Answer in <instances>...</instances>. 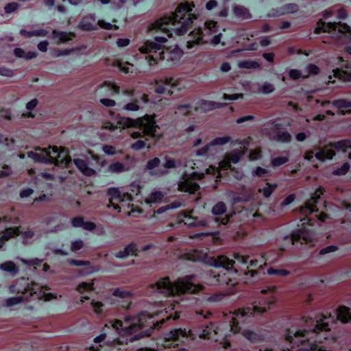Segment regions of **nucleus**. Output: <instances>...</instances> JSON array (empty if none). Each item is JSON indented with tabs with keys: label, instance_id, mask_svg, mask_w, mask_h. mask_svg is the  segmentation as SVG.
Instances as JSON below:
<instances>
[{
	"label": "nucleus",
	"instance_id": "nucleus-2",
	"mask_svg": "<svg viewBox=\"0 0 351 351\" xmlns=\"http://www.w3.org/2000/svg\"><path fill=\"white\" fill-rule=\"evenodd\" d=\"M166 322V319L154 322L153 316L141 313L138 317V323L131 324L127 328L128 333L132 334L141 330H144L140 335H136L133 339H138L144 337H149L154 329H160Z\"/></svg>",
	"mask_w": 351,
	"mask_h": 351
},
{
	"label": "nucleus",
	"instance_id": "nucleus-35",
	"mask_svg": "<svg viewBox=\"0 0 351 351\" xmlns=\"http://www.w3.org/2000/svg\"><path fill=\"white\" fill-rule=\"evenodd\" d=\"M218 284L221 286H223L224 285L228 286L230 284L234 285V283H232V280L226 274H223L221 275L218 274L215 276Z\"/></svg>",
	"mask_w": 351,
	"mask_h": 351
},
{
	"label": "nucleus",
	"instance_id": "nucleus-54",
	"mask_svg": "<svg viewBox=\"0 0 351 351\" xmlns=\"http://www.w3.org/2000/svg\"><path fill=\"white\" fill-rule=\"evenodd\" d=\"M19 8V4L16 2H12V3H8L5 8H4V10H5V12L6 13H11V12H13L14 11H16Z\"/></svg>",
	"mask_w": 351,
	"mask_h": 351
},
{
	"label": "nucleus",
	"instance_id": "nucleus-44",
	"mask_svg": "<svg viewBox=\"0 0 351 351\" xmlns=\"http://www.w3.org/2000/svg\"><path fill=\"white\" fill-rule=\"evenodd\" d=\"M239 67L245 69H258L260 66L258 62L256 61H243L239 63Z\"/></svg>",
	"mask_w": 351,
	"mask_h": 351
},
{
	"label": "nucleus",
	"instance_id": "nucleus-37",
	"mask_svg": "<svg viewBox=\"0 0 351 351\" xmlns=\"http://www.w3.org/2000/svg\"><path fill=\"white\" fill-rule=\"evenodd\" d=\"M161 163L160 158L155 157L151 160H149L146 164L145 169L149 171H153L156 168L158 167Z\"/></svg>",
	"mask_w": 351,
	"mask_h": 351
},
{
	"label": "nucleus",
	"instance_id": "nucleus-9",
	"mask_svg": "<svg viewBox=\"0 0 351 351\" xmlns=\"http://www.w3.org/2000/svg\"><path fill=\"white\" fill-rule=\"evenodd\" d=\"M21 227H13L8 228L1 232L0 234V249L3 247L5 243L9 241L10 239L14 238L20 235L21 231L20 230Z\"/></svg>",
	"mask_w": 351,
	"mask_h": 351
},
{
	"label": "nucleus",
	"instance_id": "nucleus-17",
	"mask_svg": "<svg viewBox=\"0 0 351 351\" xmlns=\"http://www.w3.org/2000/svg\"><path fill=\"white\" fill-rule=\"evenodd\" d=\"M138 252V247L137 245L135 243H131L129 245H128L123 250L119 251L116 256L118 258H125L129 255H137Z\"/></svg>",
	"mask_w": 351,
	"mask_h": 351
},
{
	"label": "nucleus",
	"instance_id": "nucleus-19",
	"mask_svg": "<svg viewBox=\"0 0 351 351\" xmlns=\"http://www.w3.org/2000/svg\"><path fill=\"white\" fill-rule=\"evenodd\" d=\"M162 45L154 41L147 40L144 45L139 48V51L142 53H149L151 52H156L162 49Z\"/></svg>",
	"mask_w": 351,
	"mask_h": 351
},
{
	"label": "nucleus",
	"instance_id": "nucleus-49",
	"mask_svg": "<svg viewBox=\"0 0 351 351\" xmlns=\"http://www.w3.org/2000/svg\"><path fill=\"white\" fill-rule=\"evenodd\" d=\"M230 141V136H224V137H219L215 138L211 143L210 145H223L227 143Z\"/></svg>",
	"mask_w": 351,
	"mask_h": 351
},
{
	"label": "nucleus",
	"instance_id": "nucleus-43",
	"mask_svg": "<svg viewBox=\"0 0 351 351\" xmlns=\"http://www.w3.org/2000/svg\"><path fill=\"white\" fill-rule=\"evenodd\" d=\"M337 25L338 32L339 33L343 34H348V35L351 36V28L348 24H346L345 23L339 22V23H337Z\"/></svg>",
	"mask_w": 351,
	"mask_h": 351
},
{
	"label": "nucleus",
	"instance_id": "nucleus-20",
	"mask_svg": "<svg viewBox=\"0 0 351 351\" xmlns=\"http://www.w3.org/2000/svg\"><path fill=\"white\" fill-rule=\"evenodd\" d=\"M315 201L313 199H308L304 206H302L300 208L299 211L301 215L307 217L311 215L313 212H317L318 209L317 208V205L314 204Z\"/></svg>",
	"mask_w": 351,
	"mask_h": 351
},
{
	"label": "nucleus",
	"instance_id": "nucleus-13",
	"mask_svg": "<svg viewBox=\"0 0 351 351\" xmlns=\"http://www.w3.org/2000/svg\"><path fill=\"white\" fill-rule=\"evenodd\" d=\"M107 195L108 196V206H113L114 208L117 209L119 208V203H120L122 199L121 197L120 192L117 189H110Z\"/></svg>",
	"mask_w": 351,
	"mask_h": 351
},
{
	"label": "nucleus",
	"instance_id": "nucleus-12",
	"mask_svg": "<svg viewBox=\"0 0 351 351\" xmlns=\"http://www.w3.org/2000/svg\"><path fill=\"white\" fill-rule=\"evenodd\" d=\"M332 104L338 109L337 114L340 115L351 114L350 101H348L343 99H336L332 101Z\"/></svg>",
	"mask_w": 351,
	"mask_h": 351
},
{
	"label": "nucleus",
	"instance_id": "nucleus-4",
	"mask_svg": "<svg viewBox=\"0 0 351 351\" xmlns=\"http://www.w3.org/2000/svg\"><path fill=\"white\" fill-rule=\"evenodd\" d=\"M192 277L180 278L173 282L171 296L180 295L185 293H197L202 291L204 287L200 284H193Z\"/></svg>",
	"mask_w": 351,
	"mask_h": 351
},
{
	"label": "nucleus",
	"instance_id": "nucleus-26",
	"mask_svg": "<svg viewBox=\"0 0 351 351\" xmlns=\"http://www.w3.org/2000/svg\"><path fill=\"white\" fill-rule=\"evenodd\" d=\"M163 167L165 169L160 170L156 173L151 172L152 174L160 175V176L165 175L167 173V169H173V168L176 167V162L174 159L168 158L167 156H165V162L163 164Z\"/></svg>",
	"mask_w": 351,
	"mask_h": 351
},
{
	"label": "nucleus",
	"instance_id": "nucleus-30",
	"mask_svg": "<svg viewBox=\"0 0 351 351\" xmlns=\"http://www.w3.org/2000/svg\"><path fill=\"white\" fill-rule=\"evenodd\" d=\"M212 332L216 334V331L214 329V324L213 322H210L209 325L206 326L203 330L202 332L199 335V337L202 339H210L212 336Z\"/></svg>",
	"mask_w": 351,
	"mask_h": 351
},
{
	"label": "nucleus",
	"instance_id": "nucleus-6",
	"mask_svg": "<svg viewBox=\"0 0 351 351\" xmlns=\"http://www.w3.org/2000/svg\"><path fill=\"white\" fill-rule=\"evenodd\" d=\"M180 337H190L192 340L195 339V336L191 330H186V328H176L170 330L165 335V341H177Z\"/></svg>",
	"mask_w": 351,
	"mask_h": 351
},
{
	"label": "nucleus",
	"instance_id": "nucleus-61",
	"mask_svg": "<svg viewBox=\"0 0 351 351\" xmlns=\"http://www.w3.org/2000/svg\"><path fill=\"white\" fill-rule=\"evenodd\" d=\"M12 173L10 168L5 165L3 167V169L0 171V178L8 177Z\"/></svg>",
	"mask_w": 351,
	"mask_h": 351
},
{
	"label": "nucleus",
	"instance_id": "nucleus-10",
	"mask_svg": "<svg viewBox=\"0 0 351 351\" xmlns=\"http://www.w3.org/2000/svg\"><path fill=\"white\" fill-rule=\"evenodd\" d=\"M151 289H156L158 291L162 292L163 290L166 291L169 295H171V287H173V282L170 281L169 277H164L160 278L157 282L149 285Z\"/></svg>",
	"mask_w": 351,
	"mask_h": 351
},
{
	"label": "nucleus",
	"instance_id": "nucleus-63",
	"mask_svg": "<svg viewBox=\"0 0 351 351\" xmlns=\"http://www.w3.org/2000/svg\"><path fill=\"white\" fill-rule=\"evenodd\" d=\"M146 145L145 141L143 140H138L132 145V148L135 150H139L144 148Z\"/></svg>",
	"mask_w": 351,
	"mask_h": 351
},
{
	"label": "nucleus",
	"instance_id": "nucleus-62",
	"mask_svg": "<svg viewBox=\"0 0 351 351\" xmlns=\"http://www.w3.org/2000/svg\"><path fill=\"white\" fill-rule=\"evenodd\" d=\"M324 192V190L322 188L317 189L315 192L313 193L311 198L309 199H313L315 201L314 204L317 205V199L320 198L321 195H322Z\"/></svg>",
	"mask_w": 351,
	"mask_h": 351
},
{
	"label": "nucleus",
	"instance_id": "nucleus-24",
	"mask_svg": "<svg viewBox=\"0 0 351 351\" xmlns=\"http://www.w3.org/2000/svg\"><path fill=\"white\" fill-rule=\"evenodd\" d=\"M337 319L343 323L351 319L350 308L346 306H340L337 310Z\"/></svg>",
	"mask_w": 351,
	"mask_h": 351
},
{
	"label": "nucleus",
	"instance_id": "nucleus-7",
	"mask_svg": "<svg viewBox=\"0 0 351 351\" xmlns=\"http://www.w3.org/2000/svg\"><path fill=\"white\" fill-rule=\"evenodd\" d=\"M317 150L315 154V156L320 161L332 159L336 154V149L334 147L333 143H329L322 147H315Z\"/></svg>",
	"mask_w": 351,
	"mask_h": 351
},
{
	"label": "nucleus",
	"instance_id": "nucleus-34",
	"mask_svg": "<svg viewBox=\"0 0 351 351\" xmlns=\"http://www.w3.org/2000/svg\"><path fill=\"white\" fill-rule=\"evenodd\" d=\"M35 285H36L35 282H32L30 285H27V286L22 291H21L19 289H16V286H12V291L16 292L18 293H21L23 295L29 293V297H31L34 294L36 293V292L34 291V288H33V286Z\"/></svg>",
	"mask_w": 351,
	"mask_h": 351
},
{
	"label": "nucleus",
	"instance_id": "nucleus-58",
	"mask_svg": "<svg viewBox=\"0 0 351 351\" xmlns=\"http://www.w3.org/2000/svg\"><path fill=\"white\" fill-rule=\"evenodd\" d=\"M261 90L265 94L270 93L274 90V86L271 84L265 83L262 86Z\"/></svg>",
	"mask_w": 351,
	"mask_h": 351
},
{
	"label": "nucleus",
	"instance_id": "nucleus-23",
	"mask_svg": "<svg viewBox=\"0 0 351 351\" xmlns=\"http://www.w3.org/2000/svg\"><path fill=\"white\" fill-rule=\"evenodd\" d=\"M14 54L17 58H24L27 60H29L33 58H35L38 56V53L36 51L25 52L21 48H15L14 49Z\"/></svg>",
	"mask_w": 351,
	"mask_h": 351
},
{
	"label": "nucleus",
	"instance_id": "nucleus-29",
	"mask_svg": "<svg viewBox=\"0 0 351 351\" xmlns=\"http://www.w3.org/2000/svg\"><path fill=\"white\" fill-rule=\"evenodd\" d=\"M334 147L336 150H342L343 152H346L347 149H351V140L350 139H343L341 141H339L333 143Z\"/></svg>",
	"mask_w": 351,
	"mask_h": 351
},
{
	"label": "nucleus",
	"instance_id": "nucleus-53",
	"mask_svg": "<svg viewBox=\"0 0 351 351\" xmlns=\"http://www.w3.org/2000/svg\"><path fill=\"white\" fill-rule=\"evenodd\" d=\"M21 261L29 266H36L40 265L42 263L43 260L36 258L31 260L21 259Z\"/></svg>",
	"mask_w": 351,
	"mask_h": 351
},
{
	"label": "nucleus",
	"instance_id": "nucleus-5",
	"mask_svg": "<svg viewBox=\"0 0 351 351\" xmlns=\"http://www.w3.org/2000/svg\"><path fill=\"white\" fill-rule=\"evenodd\" d=\"M155 115H145L143 117L137 119L136 128L141 130L148 138H154L156 136V130L158 125L154 120Z\"/></svg>",
	"mask_w": 351,
	"mask_h": 351
},
{
	"label": "nucleus",
	"instance_id": "nucleus-59",
	"mask_svg": "<svg viewBox=\"0 0 351 351\" xmlns=\"http://www.w3.org/2000/svg\"><path fill=\"white\" fill-rule=\"evenodd\" d=\"M289 77L295 80H298L300 77H303L304 76L302 75V73L300 72V71L299 70H297V69H291L290 71H289Z\"/></svg>",
	"mask_w": 351,
	"mask_h": 351
},
{
	"label": "nucleus",
	"instance_id": "nucleus-1",
	"mask_svg": "<svg viewBox=\"0 0 351 351\" xmlns=\"http://www.w3.org/2000/svg\"><path fill=\"white\" fill-rule=\"evenodd\" d=\"M193 7H194L193 2L191 3L188 1L180 3L175 12H171L169 16H164L157 20L152 25L154 29L158 28L167 32L169 30L163 28V25L171 23L175 25L178 23L180 24V27L175 28L174 31L178 35H183L192 27L193 20L196 19L195 14L190 13Z\"/></svg>",
	"mask_w": 351,
	"mask_h": 351
},
{
	"label": "nucleus",
	"instance_id": "nucleus-48",
	"mask_svg": "<svg viewBox=\"0 0 351 351\" xmlns=\"http://www.w3.org/2000/svg\"><path fill=\"white\" fill-rule=\"evenodd\" d=\"M203 104H204V107L206 108H207L208 110L216 109V108H219L221 106H223L222 104L217 103L215 101H205Z\"/></svg>",
	"mask_w": 351,
	"mask_h": 351
},
{
	"label": "nucleus",
	"instance_id": "nucleus-45",
	"mask_svg": "<svg viewBox=\"0 0 351 351\" xmlns=\"http://www.w3.org/2000/svg\"><path fill=\"white\" fill-rule=\"evenodd\" d=\"M205 27L209 30L210 34L215 33L218 29L217 23L213 20L207 21L205 22Z\"/></svg>",
	"mask_w": 351,
	"mask_h": 351
},
{
	"label": "nucleus",
	"instance_id": "nucleus-18",
	"mask_svg": "<svg viewBox=\"0 0 351 351\" xmlns=\"http://www.w3.org/2000/svg\"><path fill=\"white\" fill-rule=\"evenodd\" d=\"M0 269L12 276H15L19 272V266L12 261H8L0 264Z\"/></svg>",
	"mask_w": 351,
	"mask_h": 351
},
{
	"label": "nucleus",
	"instance_id": "nucleus-51",
	"mask_svg": "<svg viewBox=\"0 0 351 351\" xmlns=\"http://www.w3.org/2000/svg\"><path fill=\"white\" fill-rule=\"evenodd\" d=\"M218 169L220 170H227L231 169L230 161L228 158H226V156H224L223 160L219 162Z\"/></svg>",
	"mask_w": 351,
	"mask_h": 351
},
{
	"label": "nucleus",
	"instance_id": "nucleus-8",
	"mask_svg": "<svg viewBox=\"0 0 351 351\" xmlns=\"http://www.w3.org/2000/svg\"><path fill=\"white\" fill-rule=\"evenodd\" d=\"M200 186L198 184L192 180L191 178L186 177L184 175L182 177V181L178 184V190L182 192H187L191 194H194L199 191Z\"/></svg>",
	"mask_w": 351,
	"mask_h": 351
},
{
	"label": "nucleus",
	"instance_id": "nucleus-31",
	"mask_svg": "<svg viewBox=\"0 0 351 351\" xmlns=\"http://www.w3.org/2000/svg\"><path fill=\"white\" fill-rule=\"evenodd\" d=\"M292 136L288 132L278 131L276 136L273 138L274 140L280 141L282 143H288L291 141Z\"/></svg>",
	"mask_w": 351,
	"mask_h": 351
},
{
	"label": "nucleus",
	"instance_id": "nucleus-40",
	"mask_svg": "<svg viewBox=\"0 0 351 351\" xmlns=\"http://www.w3.org/2000/svg\"><path fill=\"white\" fill-rule=\"evenodd\" d=\"M241 155L242 153L234 150L230 153H227L225 156L229 159L230 162H232L234 163H237L239 161Z\"/></svg>",
	"mask_w": 351,
	"mask_h": 351
},
{
	"label": "nucleus",
	"instance_id": "nucleus-56",
	"mask_svg": "<svg viewBox=\"0 0 351 351\" xmlns=\"http://www.w3.org/2000/svg\"><path fill=\"white\" fill-rule=\"evenodd\" d=\"M261 156V149L260 147H258V148H256L255 149L251 151V152L249 155V158L251 160H257Z\"/></svg>",
	"mask_w": 351,
	"mask_h": 351
},
{
	"label": "nucleus",
	"instance_id": "nucleus-52",
	"mask_svg": "<svg viewBox=\"0 0 351 351\" xmlns=\"http://www.w3.org/2000/svg\"><path fill=\"white\" fill-rule=\"evenodd\" d=\"M276 187V185L271 186V185L267 184V186L263 189V190L260 189L259 191L260 192L262 191L263 193V195L265 197H269L271 195V194L273 193V191H274Z\"/></svg>",
	"mask_w": 351,
	"mask_h": 351
},
{
	"label": "nucleus",
	"instance_id": "nucleus-25",
	"mask_svg": "<svg viewBox=\"0 0 351 351\" xmlns=\"http://www.w3.org/2000/svg\"><path fill=\"white\" fill-rule=\"evenodd\" d=\"M112 295L115 297H119L120 298L130 300V302L128 306H126L127 308H129L130 305L132 303L131 300L133 298V293L131 291L117 288L113 291Z\"/></svg>",
	"mask_w": 351,
	"mask_h": 351
},
{
	"label": "nucleus",
	"instance_id": "nucleus-36",
	"mask_svg": "<svg viewBox=\"0 0 351 351\" xmlns=\"http://www.w3.org/2000/svg\"><path fill=\"white\" fill-rule=\"evenodd\" d=\"M226 211V206L223 202H219L216 204L212 208V213L215 215H220L225 213Z\"/></svg>",
	"mask_w": 351,
	"mask_h": 351
},
{
	"label": "nucleus",
	"instance_id": "nucleus-11",
	"mask_svg": "<svg viewBox=\"0 0 351 351\" xmlns=\"http://www.w3.org/2000/svg\"><path fill=\"white\" fill-rule=\"evenodd\" d=\"M210 263L215 267H223L228 270L234 267L235 262L226 256L219 255L215 258H212Z\"/></svg>",
	"mask_w": 351,
	"mask_h": 351
},
{
	"label": "nucleus",
	"instance_id": "nucleus-60",
	"mask_svg": "<svg viewBox=\"0 0 351 351\" xmlns=\"http://www.w3.org/2000/svg\"><path fill=\"white\" fill-rule=\"evenodd\" d=\"M244 335L251 341H256L259 339V337L255 332L252 331H245Z\"/></svg>",
	"mask_w": 351,
	"mask_h": 351
},
{
	"label": "nucleus",
	"instance_id": "nucleus-27",
	"mask_svg": "<svg viewBox=\"0 0 351 351\" xmlns=\"http://www.w3.org/2000/svg\"><path fill=\"white\" fill-rule=\"evenodd\" d=\"M164 194L162 192L156 191L152 192L149 195L145 198V202L147 204L160 202L162 200Z\"/></svg>",
	"mask_w": 351,
	"mask_h": 351
},
{
	"label": "nucleus",
	"instance_id": "nucleus-39",
	"mask_svg": "<svg viewBox=\"0 0 351 351\" xmlns=\"http://www.w3.org/2000/svg\"><path fill=\"white\" fill-rule=\"evenodd\" d=\"M330 328L328 323L317 322V324L313 328V332H316V333H319L320 332L330 331Z\"/></svg>",
	"mask_w": 351,
	"mask_h": 351
},
{
	"label": "nucleus",
	"instance_id": "nucleus-42",
	"mask_svg": "<svg viewBox=\"0 0 351 351\" xmlns=\"http://www.w3.org/2000/svg\"><path fill=\"white\" fill-rule=\"evenodd\" d=\"M109 170L112 173H120L125 171V166L120 162H117L110 165Z\"/></svg>",
	"mask_w": 351,
	"mask_h": 351
},
{
	"label": "nucleus",
	"instance_id": "nucleus-28",
	"mask_svg": "<svg viewBox=\"0 0 351 351\" xmlns=\"http://www.w3.org/2000/svg\"><path fill=\"white\" fill-rule=\"evenodd\" d=\"M273 304V302H268L261 303L259 302L258 304L256 303L253 304V310L254 314H263L266 313L270 308V304Z\"/></svg>",
	"mask_w": 351,
	"mask_h": 351
},
{
	"label": "nucleus",
	"instance_id": "nucleus-38",
	"mask_svg": "<svg viewBox=\"0 0 351 351\" xmlns=\"http://www.w3.org/2000/svg\"><path fill=\"white\" fill-rule=\"evenodd\" d=\"M234 315H241V316H245V315H254V310H253V306L252 307L247 306V307H243L242 308H239L238 310L235 311L234 313Z\"/></svg>",
	"mask_w": 351,
	"mask_h": 351
},
{
	"label": "nucleus",
	"instance_id": "nucleus-3",
	"mask_svg": "<svg viewBox=\"0 0 351 351\" xmlns=\"http://www.w3.org/2000/svg\"><path fill=\"white\" fill-rule=\"evenodd\" d=\"M36 151H41L42 160L53 163L56 165H64L66 167L71 162V157L63 149L59 151L56 146L51 147L49 146L47 148L41 149L40 147H36Z\"/></svg>",
	"mask_w": 351,
	"mask_h": 351
},
{
	"label": "nucleus",
	"instance_id": "nucleus-47",
	"mask_svg": "<svg viewBox=\"0 0 351 351\" xmlns=\"http://www.w3.org/2000/svg\"><path fill=\"white\" fill-rule=\"evenodd\" d=\"M268 271V274H277V275H280V276H287L289 274V271L288 270H286V269H274V268H269L267 270Z\"/></svg>",
	"mask_w": 351,
	"mask_h": 351
},
{
	"label": "nucleus",
	"instance_id": "nucleus-64",
	"mask_svg": "<svg viewBox=\"0 0 351 351\" xmlns=\"http://www.w3.org/2000/svg\"><path fill=\"white\" fill-rule=\"evenodd\" d=\"M300 233L302 234L301 239L305 243H308L312 241L311 237L309 234L304 229L300 230Z\"/></svg>",
	"mask_w": 351,
	"mask_h": 351
},
{
	"label": "nucleus",
	"instance_id": "nucleus-22",
	"mask_svg": "<svg viewBox=\"0 0 351 351\" xmlns=\"http://www.w3.org/2000/svg\"><path fill=\"white\" fill-rule=\"evenodd\" d=\"M79 27L84 31H92L97 29V25L92 17L86 16L80 22Z\"/></svg>",
	"mask_w": 351,
	"mask_h": 351
},
{
	"label": "nucleus",
	"instance_id": "nucleus-50",
	"mask_svg": "<svg viewBox=\"0 0 351 351\" xmlns=\"http://www.w3.org/2000/svg\"><path fill=\"white\" fill-rule=\"evenodd\" d=\"M308 74L306 75H304L303 78H306L309 76L310 74L317 75L319 72V68L315 64H311L307 67Z\"/></svg>",
	"mask_w": 351,
	"mask_h": 351
},
{
	"label": "nucleus",
	"instance_id": "nucleus-57",
	"mask_svg": "<svg viewBox=\"0 0 351 351\" xmlns=\"http://www.w3.org/2000/svg\"><path fill=\"white\" fill-rule=\"evenodd\" d=\"M84 247V242L82 240H77L71 243V250L76 252L81 250Z\"/></svg>",
	"mask_w": 351,
	"mask_h": 351
},
{
	"label": "nucleus",
	"instance_id": "nucleus-41",
	"mask_svg": "<svg viewBox=\"0 0 351 351\" xmlns=\"http://www.w3.org/2000/svg\"><path fill=\"white\" fill-rule=\"evenodd\" d=\"M350 170V164L348 162H345L342 165V166L339 168H337L332 172L333 175L335 176H343L346 175L348 171Z\"/></svg>",
	"mask_w": 351,
	"mask_h": 351
},
{
	"label": "nucleus",
	"instance_id": "nucleus-16",
	"mask_svg": "<svg viewBox=\"0 0 351 351\" xmlns=\"http://www.w3.org/2000/svg\"><path fill=\"white\" fill-rule=\"evenodd\" d=\"M232 10L233 13L237 17L243 20L250 19L252 17V15L250 13L249 9L243 5H235L233 7Z\"/></svg>",
	"mask_w": 351,
	"mask_h": 351
},
{
	"label": "nucleus",
	"instance_id": "nucleus-21",
	"mask_svg": "<svg viewBox=\"0 0 351 351\" xmlns=\"http://www.w3.org/2000/svg\"><path fill=\"white\" fill-rule=\"evenodd\" d=\"M337 28V23H328L326 24L321 20L318 22V26L315 29V34L323 32H330L331 30H336Z\"/></svg>",
	"mask_w": 351,
	"mask_h": 351
},
{
	"label": "nucleus",
	"instance_id": "nucleus-46",
	"mask_svg": "<svg viewBox=\"0 0 351 351\" xmlns=\"http://www.w3.org/2000/svg\"><path fill=\"white\" fill-rule=\"evenodd\" d=\"M288 162V158L285 156H280L274 158L271 160V165L273 167H278Z\"/></svg>",
	"mask_w": 351,
	"mask_h": 351
},
{
	"label": "nucleus",
	"instance_id": "nucleus-33",
	"mask_svg": "<svg viewBox=\"0 0 351 351\" xmlns=\"http://www.w3.org/2000/svg\"><path fill=\"white\" fill-rule=\"evenodd\" d=\"M334 76L345 82L351 81V73L339 69L333 70Z\"/></svg>",
	"mask_w": 351,
	"mask_h": 351
},
{
	"label": "nucleus",
	"instance_id": "nucleus-55",
	"mask_svg": "<svg viewBox=\"0 0 351 351\" xmlns=\"http://www.w3.org/2000/svg\"><path fill=\"white\" fill-rule=\"evenodd\" d=\"M93 311L97 314H101L102 313V307L104 304L101 302H91Z\"/></svg>",
	"mask_w": 351,
	"mask_h": 351
},
{
	"label": "nucleus",
	"instance_id": "nucleus-32",
	"mask_svg": "<svg viewBox=\"0 0 351 351\" xmlns=\"http://www.w3.org/2000/svg\"><path fill=\"white\" fill-rule=\"evenodd\" d=\"M118 123L121 125L122 127L124 128H136L137 124V119H133L129 117H121Z\"/></svg>",
	"mask_w": 351,
	"mask_h": 351
},
{
	"label": "nucleus",
	"instance_id": "nucleus-14",
	"mask_svg": "<svg viewBox=\"0 0 351 351\" xmlns=\"http://www.w3.org/2000/svg\"><path fill=\"white\" fill-rule=\"evenodd\" d=\"M52 36L53 38H58L57 43L60 44L65 43L73 40L76 37V34L74 32H58L57 30H53Z\"/></svg>",
	"mask_w": 351,
	"mask_h": 351
},
{
	"label": "nucleus",
	"instance_id": "nucleus-15",
	"mask_svg": "<svg viewBox=\"0 0 351 351\" xmlns=\"http://www.w3.org/2000/svg\"><path fill=\"white\" fill-rule=\"evenodd\" d=\"M74 163L80 171L86 176H93L96 175V171L90 168L86 160L80 158L74 160Z\"/></svg>",
	"mask_w": 351,
	"mask_h": 351
}]
</instances>
